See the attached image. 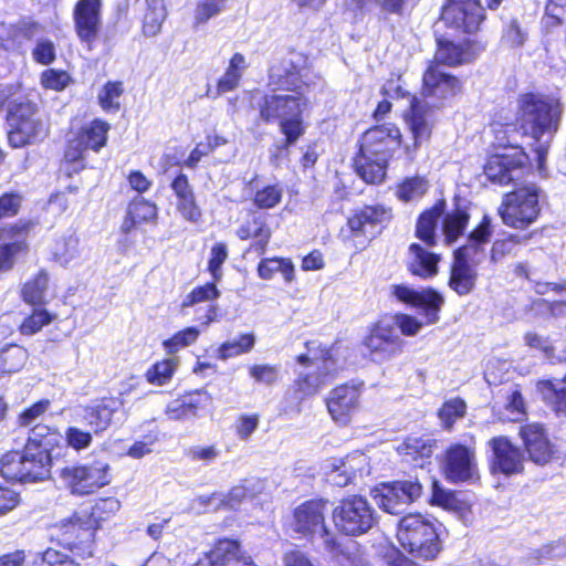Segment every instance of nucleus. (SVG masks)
I'll use <instances>...</instances> for the list:
<instances>
[{
  "label": "nucleus",
  "instance_id": "obj_1",
  "mask_svg": "<svg viewBox=\"0 0 566 566\" xmlns=\"http://www.w3.org/2000/svg\"><path fill=\"white\" fill-rule=\"evenodd\" d=\"M461 82L446 73L440 65H429L422 77L423 101L411 98V113L407 124L412 133L415 147L428 140L433 125L432 107H440L444 101L461 92Z\"/></svg>",
  "mask_w": 566,
  "mask_h": 566
},
{
  "label": "nucleus",
  "instance_id": "obj_2",
  "mask_svg": "<svg viewBox=\"0 0 566 566\" xmlns=\"http://www.w3.org/2000/svg\"><path fill=\"white\" fill-rule=\"evenodd\" d=\"M520 105V129L532 139L538 167L542 168L558 130L563 106L554 96L533 93L523 95Z\"/></svg>",
  "mask_w": 566,
  "mask_h": 566
},
{
  "label": "nucleus",
  "instance_id": "obj_3",
  "mask_svg": "<svg viewBox=\"0 0 566 566\" xmlns=\"http://www.w3.org/2000/svg\"><path fill=\"white\" fill-rule=\"evenodd\" d=\"M400 130L395 125L375 126L366 130L355 159L357 174L367 184H380L387 171L388 160L400 146Z\"/></svg>",
  "mask_w": 566,
  "mask_h": 566
},
{
  "label": "nucleus",
  "instance_id": "obj_4",
  "mask_svg": "<svg viewBox=\"0 0 566 566\" xmlns=\"http://www.w3.org/2000/svg\"><path fill=\"white\" fill-rule=\"evenodd\" d=\"M316 342L306 343L307 354L298 355L296 360L301 365H308L315 370L301 373L293 382V392L286 397V403L282 407V412H301L302 402L314 395L325 386L329 376L336 370V364L333 359L331 349L315 348Z\"/></svg>",
  "mask_w": 566,
  "mask_h": 566
},
{
  "label": "nucleus",
  "instance_id": "obj_5",
  "mask_svg": "<svg viewBox=\"0 0 566 566\" xmlns=\"http://www.w3.org/2000/svg\"><path fill=\"white\" fill-rule=\"evenodd\" d=\"M306 105L303 94H265L258 102L260 118L265 123L279 122L285 135V147L293 145L304 133L302 112Z\"/></svg>",
  "mask_w": 566,
  "mask_h": 566
},
{
  "label": "nucleus",
  "instance_id": "obj_6",
  "mask_svg": "<svg viewBox=\"0 0 566 566\" xmlns=\"http://www.w3.org/2000/svg\"><path fill=\"white\" fill-rule=\"evenodd\" d=\"M397 538L406 551L419 558L432 559L441 549L434 522L418 513L400 520Z\"/></svg>",
  "mask_w": 566,
  "mask_h": 566
},
{
  "label": "nucleus",
  "instance_id": "obj_7",
  "mask_svg": "<svg viewBox=\"0 0 566 566\" xmlns=\"http://www.w3.org/2000/svg\"><path fill=\"white\" fill-rule=\"evenodd\" d=\"M539 188L528 184L505 195L499 209L503 222L512 228L525 229L539 214Z\"/></svg>",
  "mask_w": 566,
  "mask_h": 566
},
{
  "label": "nucleus",
  "instance_id": "obj_8",
  "mask_svg": "<svg viewBox=\"0 0 566 566\" xmlns=\"http://www.w3.org/2000/svg\"><path fill=\"white\" fill-rule=\"evenodd\" d=\"M335 527L348 536L367 533L376 523V512L369 502L360 495H350L333 510Z\"/></svg>",
  "mask_w": 566,
  "mask_h": 566
},
{
  "label": "nucleus",
  "instance_id": "obj_9",
  "mask_svg": "<svg viewBox=\"0 0 566 566\" xmlns=\"http://www.w3.org/2000/svg\"><path fill=\"white\" fill-rule=\"evenodd\" d=\"M326 501L312 500L304 502L294 511L292 530L302 538H313L315 535L323 539L327 551L336 547L335 536L325 525Z\"/></svg>",
  "mask_w": 566,
  "mask_h": 566
},
{
  "label": "nucleus",
  "instance_id": "obj_10",
  "mask_svg": "<svg viewBox=\"0 0 566 566\" xmlns=\"http://www.w3.org/2000/svg\"><path fill=\"white\" fill-rule=\"evenodd\" d=\"M376 504L389 514H400L422 494L418 478L384 482L371 491Z\"/></svg>",
  "mask_w": 566,
  "mask_h": 566
},
{
  "label": "nucleus",
  "instance_id": "obj_11",
  "mask_svg": "<svg viewBox=\"0 0 566 566\" xmlns=\"http://www.w3.org/2000/svg\"><path fill=\"white\" fill-rule=\"evenodd\" d=\"M120 509V502L115 497L99 499L90 509L76 512L72 518L62 523L64 534H75L76 537L88 539L93 536V530L99 523L114 516Z\"/></svg>",
  "mask_w": 566,
  "mask_h": 566
},
{
  "label": "nucleus",
  "instance_id": "obj_12",
  "mask_svg": "<svg viewBox=\"0 0 566 566\" xmlns=\"http://www.w3.org/2000/svg\"><path fill=\"white\" fill-rule=\"evenodd\" d=\"M108 469V464L103 461L66 467L61 471V479L73 494L85 495L109 483Z\"/></svg>",
  "mask_w": 566,
  "mask_h": 566
},
{
  "label": "nucleus",
  "instance_id": "obj_13",
  "mask_svg": "<svg viewBox=\"0 0 566 566\" xmlns=\"http://www.w3.org/2000/svg\"><path fill=\"white\" fill-rule=\"evenodd\" d=\"M35 113V105L29 101L11 105L7 119L10 127L8 139L12 147H22L36 138L41 124Z\"/></svg>",
  "mask_w": 566,
  "mask_h": 566
},
{
  "label": "nucleus",
  "instance_id": "obj_14",
  "mask_svg": "<svg viewBox=\"0 0 566 566\" xmlns=\"http://www.w3.org/2000/svg\"><path fill=\"white\" fill-rule=\"evenodd\" d=\"M405 342L395 328V323L382 319L376 323L365 337L364 345L374 361L382 363L402 352Z\"/></svg>",
  "mask_w": 566,
  "mask_h": 566
},
{
  "label": "nucleus",
  "instance_id": "obj_15",
  "mask_svg": "<svg viewBox=\"0 0 566 566\" xmlns=\"http://www.w3.org/2000/svg\"><path fill=\"white\" fill-rule=\"evenodd\" d=\"M307 59L298 52H290L269 71V85L273 90L297 92L304 84Z\"/></svg>",
  "mask_w": 566,
  "mask_h": 566
},
{
  "label": "nucleus",
  "instance_id": "obj_16",
  "mask_svg": "<svg viewBox=\"0 0 566 566\" xmlns=\"http://www.w3.org/2000/svg\"><path fill=\"white\" fill-rule=\"evenodd\" d=\"M390 219L391 210L385 206H364L347 219V227L354 238L363 239L360 243L365 245L381 232Z\"/></svg>",
  "mask_w": 566,
  "mask_h": 566
},
{
  "label": "nucleus",
  "instance_id": "obj_17",
  "mask_svg": "<svg viewBox=\"0 0 566 566\" xmlns=\"http://www.w3.org/2000/svg\"><path fill=\"white\" fill-rule=\"evenodd\" d=\"M441 19L457 30L473 33L484 20V8L480 0H449L442 8Z\"/></svg>",
  "mask_w": 566,
  "mask_h": 566
},
{
  "label": "nucleus",
  "instance_id": "obj_18",
  "mask_svg": "<svg viewBox=\"0 0 566 566\" xmlns=\"http://www.w3.org/2000/svg\"><path fill=\"white\" fill-rule=\"evenodd\" d=\"M322 469L329 483L343 488L353 483L357 475L368 473V459L365 453L355 451L345 458H329Z\"/></svg>",
  "mask_w": 566,
  "mask_h": 566
},
{
  "label": "nucleus",
  "instance_id": "obj_19",
  "mask_svg": "<svg viewBox=\"0 0 566 566\" xmlns=\"http://www.w3.org/2000/svg\"><path fill=\"white\" fill-rule=\"evenodd\" d=\"M526 155L518 147H503L491 155L484 166L486 178L500 185L514 179V174L524 165Z\"/></svg>",
  "mask_w": 566,
  "mask_h": 566
},
{
  "label": "nucleus",
  "instance_id": "obj_20",
  "mask_svg": "<svg viewBox=\"0 0 566 566\" xmlns=\"http://www.w3.org/2000/svg\"><path fill=\"white\" fill-rule=\"evenodd\" d=\"M392 294L406 304L412 305L422 311L426 324H436L439 319V313L444 304V297L432 289L416 291L407 285H395Z\"/></svg>",
  "mask_w": 566,
  "mask_h": 566
},
{
  "label": "nucleus",
  "instance_id": "obj_21",
  "mask_svg": "<svg viewBox=\"0 0 566 566\" xmlns=\"http://www.w3.org/2000/svg\"><path fill=\"white\" fill-rule=\"evenodd\" d=\"M361 386L359 385H340L334 388L326 398V405L333 420L347 424L352 415L358 409L359 398L361 395Z\"/></svg>",
  "mask_w": 566,
  "mask_h": 566
},
{
  "label": "nucleus",
  "instance_id": "obj_22",
  "mask_svg": "<svg viewBox=\"0 0 566 566\" xmlns=\"http://www.w3.org/2000/svg\"><path fill=\"white\" fill-rule=\"evenodd\" d=\"M492 449L491 468L494 473L506 476L518 474L524 469L523 452L505 437H496L490 441Z\"/></svg>",
  "mask_w": 566,
  "mask_h": 566
},
{
  "label": "nucleus",
  "instance_id": "obj_23",
  "mask_svg": "<svg viewBox=\"0 0 566 566\" xmlns=\"http://www.w3.org/2000/svg\"><path fill=\"white\" fill-rule=\"evenodd\" d=\"M122 408L123 401L120 399L103 398L90 406L81 407L77 417L94 433H99L111 426L113 418Z\"/></svg>",
  "mask_w": 566,
  "mask_h": 566
},
{
  "label": "nucleus",
  "instance_id": "obj_24",
  "mask_svg": "<svg viewBox=\"0 0 566 566\" xmlns=\"http://www.w3.org/2000/svg\"><path fill=\"white\" fill-rule=\"evenodd\" d=\"M474 446L452 444L446 453L444 473L452 482L471 479L475 471Z\"/></svg>",
  "mask_w": 566,
  "mask_h": 566
},
{
  "label": "nucleus",
  "instance_id": "obj_25",
  "mask_svg": "<svg viewBox=\"0 0 566 566\" xmlns=\"http://www.w3.org/2000/svg\"><path fill=\"white\" fill-rule=\"evenodd\" d=\"M102 0H78L73 11L75 31L81 41L91 43L101 27Z\"/></svg>",
  "mask_w": 566,
  "mask_h": 566
},
{
  "label": "nucleus",
  "instance_id": "obj_26",
  "mask_svg": "<svg viewBox=\"0 0 566 566\" xmlns=\"http://www.w3.org/2000/svg\"><path fill=\"white\" fill-rule=\"evenodd\" d=\"M523 439L530 459L537 464H546L554 454V446L549 442L542 424L530 423L521 427Z\"/></svg>",
  "mask_w": 566,
  "mask_h": 566
},
{
  "label": "nucleus",
  "instance_id": "obj_27",
  "mask_svg": "<svg viewBox=\"0 0 566 566\" xmlns=\"http://www.w3.org/2000/svg\"><path fill=\"white\" fill-rule=\"evenodd\" d=\"M470 256L469 247L459 248L451 268L449 286L460 296L468 295L475 286L476 271L468 263Z\"/></svg>",
  "mask_w": 566,
  "mask_h": 566
},
{
  "label": "nucleus",
  "instance_id": "obj_28",
  "mask_svg": "<svg viewBox=\"0 0 566 566\" xmlns=\"http://www.w3.org/2000/svg\"><path fill=\"white\" fill-rule=\"evenodd\" d=\"M50 452L25 444L23 449V483L44 481L51 474Z\"/></svg>",
  "mask_w": 566,
  "mask_h": 566
},
{
  "label": "nucleus",
  "instance_id": "obj_29",
  "mask_svg": "<svg viewBox=\"0 0 566 566\" xmlns=\"http://www.w3.org/2000/svg\"><path fill=\"white\" fill-rule=\"evenodd\" d=\"M440 256L428 251L418 243L409 247L408 269L417 276L429 279L438 273V262Z\"/></svg>",
  "mask_w": 566,
  "mask_h": 566
},
{
  "label": "nucleus",
  "instance_id": "obj_30",
  "mask_svg": "<svg viewBox=\"0 0 566 566\" xmlns=\"http://www.w3.org/2000/svg\"><path fill=\"white\" fill-rule=\"evenodd\" d=\"M83 248L74 232H67L56 239L52 245V254L59 264L67 266L82 260Z\"/></svg>",
  "mask_w": 566,
  "mask_h": 566
},
{
  "label": "nucleus",
  "instance_id": "obj_31",
  "mask_svg": "<svg viewBox=\"0 0 566 566\" xmlns=\"http://www.w3.org/2000/svg\"><path fill=\"white\" fill-rule=\"evenodd\" d=\"M237 235L241 240L255 239L252 248L263 254L271 238V230L262 217L252 216L238 228Z\"/></svg>",
  "mask_w": 566,
  "mask_h": 566
},
{
  "label": "nucleus",
  "instance_id": "obj_32",
  "mask_svg": "<svg viewBox=\"0 0 566 566\" xmlns=\"http://www.w3.org/2000/svg\"><path fill=\"white\" fill-rule=\"evenodd\" d=\"M444 202L436 203L431 209L424 211L418 219L416 234L417 238L431 247L436 244V229L439 219L443 214Z\"/></svg>",
  "mask_w": 566,
  "mask_h": 566
},
{
  "label": "nucleus",
  "instance_id": "obj_33",
  "mask_svg": "<svg viewBox=\"0 0 566 566\" xmlns=\"http://www.w3.org/2000/svg\"><path fill=\"white\" fill-rule=\"evenodd\" d=\"M537 390L557 413L566 415V375L562 380L538 381Z\"/></svg>",
  "mask_w": 566,
  "mask_h": 566
},
{
  "label": "nucleus",
  "instance_id": "obj_34",
  "mask_svg": "<svg viewBox=\"0 0 566 566\" xmlns=\"http://www.w3.org/2000/svg\"><path fill=\"white\" fill-rule=\"evenodd\" d=\"M108 129L107 123L96 119L83 127L76 137L87 149L98 151L106 144Z\"/></svg>",
  "mask_w": 566,
  "mask_h": 566
},
{
  "label": "nucleus",
  "instance_id": "obj_35",
  "mask_svg": "<svg viewBox=\"0 0 566 566\" xmlns=\"http://www.w3.org/2000/svg\"><path fill=\"white\" fill-rule=\"evenodd\" d=\"M245 67L244 56L241 53L233 54L226 73L218 82L217 94L221 95L237 88Z\"/></svg>",
  "mask_w": 566,
  "mask_h": 566
},
{
  "label": "nucleus",
  "instance_id": "obj_36",
  "mask_svg": "<svg viewBox=\"0 0 566 566\" xmlns=\"http://www.w3.org/2000/svg\"><path fill=\"white\" fill-rule=\"evenodd\" d=\"M281 273L286 283L294 281V265L289 259H263L258 266V274L263 280L273 279L275 273Z\"/></svg>",
  "mask_w": 566,
  "mask_h": 566
},
{
  "label": "nucleus",
  "instance_id": "obj_37",
  "mask_svg": "<svg viewBox=\"0 0 566 566\" xmlns=\"http://www.w3.org/2000/svg\"><path fill=\"white\" fill-rule=\"evenodd\" d=\"M398 452L407 458V461L421 460V462L417 463L420 468L423 467V461L429 459L432 454V444L429 440L410 437L406 439L399 447Z\"/></svg>",
  "mask_w": 566,
  "mask_h": 566
},
{
  "label": "nucleus",
  "instance_id": "obj_38",
  "mask_svg": "<svg viewBox=\"0 0 566 566\" xmlns=\"http://www.w3.org/2000/svg\"><path fill=\"white\" fill-rule=\"evenodd\" d=\"M28 359V352L19 345H9L0 349V377L19 371Z\"/></svg>",
  "mask_w": 566,
  "mask_h": 566
},
{
  "label": "nucleus",
  "instance_id": "obj_39",
  "mask_svg": "<svg viewBox=\"0 0 566 566\" xmlns=\"http://www.w3.org/2000/svg\"><path fill=\"white\" fill-rule=\"evenodd\" d=\"M148 4L147 12L144 18V33L147 36L156 35L167 17L165 0H146Z\"/></svg>",
  "mask_w": 566,
  "mask_h": 566
},
{
  "label": "nucleus",
  "instance_id": "obj_40",
  "mask_svg": "<svg viewBox=\"0 0 566 566\" xmlns=\"http://www.w3.org/2000/svg\"><path fill=\"white\" fill-rule=\"evenodd\" d=\"M239 556V543L233 539H220L214 547L206 555L211 566H222Z\"/></svg>",
  "mask_w": 566,
  "mask_h": 566
},
{
  "label": "nucleus",
  "instance_id": "obj_41",
  "mask_svg": "<svg viewBox=\"0 0 566 566\" xmlns=\"http://www.w3.org/2000/svg\"><path fill=\"white\" fill-rule=\"evenodd\" d=\"M328 552L339 566H367L366 558L355 542L343 546L336 542L334 551Z\"/></svg>",
  "mask_w": 566,
  "mask_h": 566
},
{
  "label": "nucleus",
  "instance_id": "obj_42",
  "mask_svg": "<svg viewBox=\"0 0 566 566\" xmlns=\"http://www.w3.org/2000/svg\"><path fill=\"white\" fill-rule=\"evenodd\" d=\"M469 222V214L465 211L455 209L446 214L442 223V233L448 244L453 243L464 231Z\"/></svg>",
  "mask_w": 566,
  "mask_h": 566
},
{
  "label": "nucleus",
  "instance_id": "obj_43",
  "mask_svg": "<svg viewBox=\"0 0 566 566\" xmlns=\"http://www.w3.org/2000/svg\"><path fill=\"white\" fill-rule=\"evenodd\" d=\"M178 365L177 358L170 357L157 361L145 374L147 381L155 386H163L170 381Z\"/></svg>",
  "mask_w": 566,
  "mask_h": 566
},
{
  "label": "nucleus",
  "instance_id": "obj_44",
  "mask_svg": "<svg viewBox=\"0 0 566 566\" xmlns=\"http://www.w3.org/2000/svg\"><path fill=\"white\" fill-rule=\"evenodd\" d=\"M49 276L48 273L41 271L33 279L29 280L22 289V297L27 303L36 305L44 302L45 293L48 290Z\"/></svg>",
  "mask_w": 566,
  "mask_h": 566
},
{
  "label": "nucleus",
  "instance_id": "obj_45",
  "mask_svg": "<svg viewBox=\"0 0 566 566\" xmlns=\"http://www.w3.org/2000/svg\"><path fill=\"white\" fill-rule=\"evenodd\" d=\"M434 65H459L467 61V53L462 46L450 41H439L438 50L434 55Z\"/></svg>",
  "mask_w": 566,
  "mask_h": 566
},
{
  "label": "nucleus",
  "instance_id": "obj_46",
  "mask_svg": "<svg viewBox=\"0 0 566 566\" xmlns=\"http://www.w3.org/2000/svg\"><path fill=\"white\" fill-rule=\"evenodd\" d=\"M255 344V336L252 333L242 334L238 339L224 342L218 349V358L227 360L245 353H249Z\"/></svg>",
  "mask_w": 566,
  "mask_h": 566
},
{
  "label": "nucleus",
  "instance_id": "obj_47",
  "mask_svg": "<svg viewBox=\"0 0 566 566\" xmlns=\"http://www.w3.org/2000/svg\"><path fill=\"white\" fill-rule=\"evenodd\" d=\"M42 31L43 28L32 21H21L14 25H0V36L8 33L12 38V44H21L23 41L34 38Z\"/></svg>",
  "mask_w": 566,
  "mask_h": 566
},
{
  "label": "nucleus",
  "instance_id": "obj_48",
  "mask_svg": "<svg viewBox=\"0 0 566 566\" xmlns=\"http://www.w3.org/2000/svg\"><path fill=\"white\" fill-rule=\"evenodd\" d=\"M0 473L7 480L23 482V451H10L0 459Z\"/></svg>",
  "mask_w": 566,
  "mask_h": 566
},
{
  "label": "nucleus",
  "instance_id": "obj_49",
  "mask_svg": "<svg viewBox=\"0 0 566 566\" xmlns=\"http://www.w3.org/2000/svg\"><path fill=\"white\" fill-rule=\"evenodd\" d=\"M526 416V406L521 391L513 388L507 392L504 410L500 416L503 421H520Z\"/></svg>",
  "mask_w": 566,
  "mask_h": 566
},
{
  "label": "nucleus",
  "instance_id": "obj_50",
  "mask_svg": "<svg viewBox=\"0 0 566 566\" xmlns=\"http://www.w3.org/2000/svg\"><path fill=\"white\" fill-rule=\"evenodd\" d=\"M283 193L284 189L280 184L263 186L255 191L253 205L263 210L275 208L281 202Z\"/></svg>",
  "mask_w": 566,
  "mask_h": 566
},
{
  "label": "nucleus",
  "instance_id": "obj_51",
  "mask_svg": "<svg viewBox=\"0 0 566 566\" xmlns=\"http://www.w3.org/2000/svg\"><path fill=\"white\" fill-rule=\"evenodd\" d=\"M200 335V331L197 327H187L182 331L177 332L174 336L163 342V347L167 354H176L180 349L196 343Z\"/></svg>",
  "mask_w": 566,
  "mask_h": 566
},
{
  "label": "nucleus",
  "instance_id": "obj_52",
  "mask_svg": "<svg viewBox=\"0 0 566 566\" xmlns=\"http://www.w3.org/2000/svg\"><path fill=\"white\" fill-rule=\"evenodd\" d=\"M59 440V434L45 424H35L29 434L27 444H32L34 449L50 452V448Z\"/></svg>",
  "mask_w": 566,
  "mask_h": 566
},
{
  "label": "nucleus",
  "instance_id": "obj_53",
  "mask_svg": "<svg viewBox=\"0 0 566 566\" xmlns=\"http://www.w3.org/2000/svg\"><path fill=\"white\" fill-rule=\"evenodd\" d=\"M428 190V181L423 177L407 178L397 190L400 200L408 202L420 199Z\"/></svg>",
  "mask_w": 566,
  "mask_h": 566
},
{
  "label": "nucleus",
  "instance_id": "obj_54",
  "mask_svg": "<svg viewBox=\"0 0 566 566\" xmlns=\"http://www.w3.org/2000/svg\"><path fill=\"white\" fill-rule=\"evenodd\" d=\"M527 39L528 32L526 28H524L516 19H512L503 28L501 41L502 44L507 48H521L525 44Z\"/></svg>",
  "mask_w": 566,
  "mask_h": 566
},
{
  "label": "nucleus",
  "instance_id": "obj_55",
  "mask_svg": "<svg viewBox=\"0 0 566 566\" xmlns=\"http://www.w3.org/2000/svg\"><path fill=\"white\" fill-rule=\"evenodd\" d=\"M226 2L227 0H199L195 9L193 24H206L222 12Z\"/></svg>",
  "mask_w": 566,
  "mask_h": 566
},
{
  "label": "nucleus",
  "instance_id": "obj_56",
  "mask_svg": "<svg viewBox=\"0 0 566 566\" xmlns=\"http://www.w3.org/2000/svg\"><path fill=\"white\" fill-rule=\"evenodd\" d=\"M465 402L460 398L448 400L439 410V418L447 429H451L453 423L464 417Z\"/></svg>",
  "mask_w": 566,
  "mask_h": 566
},
{
  "label": "nucleus",
  "instance_id": "obj_57",
  "mask_svg": "<svg viewBox=\"0 0 566 566\" xmlns=\"http://www.w3.org/2000/svg\"><path fill=\"white\" fill-rule=\"evenodd\" d=\"M220 296L214 282L195 287L182 301V307L193 306L202 302H211Z\"/></svg>",
  "mask_w": 566,
  "mask_h": 566
},
{
  "label": "nucleus",
  "instance_id": "obj_58",
  "mask_svg": "<svg viewBox=\"0 0 566 566\" xmlns=\"http://www.w3.org/2000/svg\"><path fill=\"white\" fill-rule=\"evenodd\" d=\"M123 94L120 82H108L104 85L98 95V101L103 109L117 112L119 109V97Z\"/></svg>",
  "mask_w": 566,
  "mask_h": 566
},
{
  "label": "nucleus",
  "instance_id": "obj_59",
  "mask_svg": "<svg viewBox=\"0 0 566 566\" xmlns=\"http://www.w3.org/2000/svg\"><path fill=\"white\" fill-rule=\"evenodd\" d=\"M129 216L142 222H151L157 217V207L143 198L135 199L128 206Z\"/></svg>",
  "mask_w": 566,
  "mask_h": 566
},
{
  "label": "nucleus",
  "instance_id": "obj_60",
  "mask_svg": "<svg viewBox=\"0 0 566 566\" xmlns=\"http://www.w3.org/2000/svg\"><path fill=\"white\" fill-rule=\"evenodd\" d=\"M431 503L449 511H458L461 507V502L455 493L444 490L436 480L432 482Z\"/></svg>",
  "mask_w": 566,
  "mask_h": 566
},
{
  "label": "nucleus",
  "instance_id": "obj_61",
  "mask_svg": "<svg viewBox=\"0 0 566 566\" xmlns=\"http://www.w3.org/2000/svg\"><path fill=\"white\" fill-rule=\"evenodd\" d=\"M492 232L491 219L484 216L480 224L469 234L468 243L464 247H469L470 252L472 250L478 251L479 245L490 240Z\"/></svg>",
  "mask_w": 566,
  "mask_h": 566
},
{
  "label": "nucleus",
  "instance_id": "obj_62",
  "mask_svg": "<svg viewBox=\"0 0 566 566\" xmlns=\"http://www.w3.org/2000/svg\"><path fill=\"white\" fill-rule=\"evenodd\" d=\"M51 322V315L42 308L34 310L21 324V333L32 335L39 332L44 325Z\"/></svg>",
  "mask_w": 566,
  "mask_h": 566
},
{
  "label": "nucleus",
  "instance_id": "obj_63",
  "mask_svg": "<svg viewBox=\"0 0 566 566\" xmlns=\"http://www.w3.org/2000/svg\"><path fill=\"white\" fill-rule=\"evenodd\" d=\"M70 83V76L64 71L49 69L41 74V84L53 91H62Z\"/></svg>",
  "mask_w": 566,
  "mask_h": 566
},
{
  "label": "nucleus",
  "instance_id": "obj_64",
  "mask_svg": "<svg viewBox=\"0 0 566 566\" xmlns=\"http://www.w3.org/2000/svg\"><path fill=\"white\" fill-rule=\"evenodd\" d=\"M186 455L192 462H202L205 464H210L218 459V457L220 455V450L213 444L193 446L187 450Z\"/></svg>",
  "mask_w": 566,
  "mask_h": 566
}]
</instances>
